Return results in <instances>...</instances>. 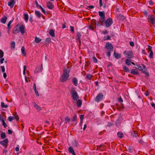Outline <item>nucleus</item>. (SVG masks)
Here are the masks:
<instances>
[{
  "label": "nucleus",
  "mask_w": 155,
  "mask_h": 155,
  "mask_svg": "<svg viewBox=\"0 0 155 155\" xmlns=\"http://www.w3.org/2000/svg\"><path fill=\"white\" fill-rule=\"evenodd\" d=\"M70 71V69L68 67V66L64 68L62 75L60 77V80L61 82H64L68 79L69 77Z\"/></svg>",
  "instance_id": "obj_1"
},
{
  "label": "nucleus",
  "mask_w": 155,
  "mask_h": 155,
  "mask_svg": "<svg viewBox=\"0 0 155 155\" xmlns=\"http://www.w3.org/2000/svg\"><path fill=\"white\" fill-rule=\"evenodd\" d=\"M70 92L74 101H77L79 98V96L75 89L74 87L71 88Z\"/></svg>",
  "instance_id": "obj_2"
},
{
  "label": "nucleus",
  "mask_w": 155,
  "mask_h": 155,
  "mask_svg": "<svg viewBox=\"0 0 155 155\" xmlns=\"http://www.w3.org/2000/svg\"><path fill=\"white\" fill-rule=\"evenodd\" d=\"M124 54L127 58L131 59L134 57L133 52L131 51H125L123 52Z\"/></svg>",
  "instance_id": "obj_3"
},
{
  "label": "nucleus",
  "mask_w": 155,
  "mask_h": 155,
  "mask_svg": "<svg viewBox=\"0 0 155 155\" xmlns=\"http://www.w3.org/2000/svg\"><path fill=\"white\" fill-rule=\"evenodd\" d=\"M104 97L103 94L102 93H100L98 94L97 96L94 100L95 101L98 103L102 100Z\"/></svg>",
  "instance_id": "obj_4"
},
{
  "label": "nucleus",
  "mask_w": 155,
  "mask_h": 155,
  "mask_svg": "<svg viewBox=\"0 0 155 155\" xmlns=\"http://www.w3.org/2000/svg\"><path fill=\"white\" fill-rule=\"evenodd\" d=\"M100 17V21L101 22H103L105 20V13L104 12L100 11L98 13Z\"/></svg>",
  "instance_id": "obj_5"
},
{
  "label": "nucleus",
  "mask_w": 155,
  "mask_h": 155,
  "mask_svg": "<svg viewBox=\"0 0 155 155\" xmlns=\"http://www.w3.org/2000/svg\"><path fill=\"white\" fill-rule=\"evenodd\" d=\"M113 23V20L112 18H108L105 21V24L106 27H108L110 26Z\"/></svg>",
  "instance_id": "obj_6"
},
{
  "label": "nucleus",
  "mask_w": 155,
  "mask_h": 155,
  "mask_svg": "<svg viewBox=\"0 0 155 155\" xmlns=\"http://www.w3.org/2000/svg\"><path fill=\"white\" fill-rule=\"evenodd\" d=\"M148 21L155 25V18L152 15H149L148 16Z\"/></svg>",
  "instance_id": "obj_7"
},
{
  "label": "nucleus",
  "mask_w": 155,
  "mask_h": 155,
  "mask_svg": "<svg viewBox=\"0 0 155 155\" xmlns=\"http://www.w3.org/2000/svg\"><path fill=\"white\" fill-rule=\"evenodd\" d=\"M106 48L108 51H111L113 50V46L111 43L107 42L106 45Z\"/></svg>",
  "instance_id": "obj_8"
},
{
  "label": "nucleus",
  "mask_w": 155,
  "mask_h": 155,
  "mask_svg": "<svg viewBox=\"0 0 155 155\" xmlns=\"http://www.w3.org/2000/svg\"><path fill=\"white\" fill-rule=\"evenodd\" d=\"M148 51H149L150 52V53L149 54V57L150 58H153V51L152 50V47L151 46H150L149 45H148Z\"/></svg>",
  "instance_id": "obj_9"
},
{
  "label": "nucleus",
  "mask_w": 155,
  "mask_h": 155,
  "mask_svg": "<svg viewBox=\"0 0 155 155\" xmlns=\"http://www.w3.org/2000/svg\"><path fill=\"white\" fill-rule=\"evenodd\" d=\"M81 35L80 32H77V41H78L79 42V45H80L81 44Z\"/></svg>",
  "instance_id": "obj_10"
},
{
  "label": "nucleus",
  "mask_w": 155,
  "mask_h": 155,
  "mask_svg": "<svg viewBox=\"0 0 155 155\" xmlns=\"http://www.w3.org/2000/svg\"><path fill=\"white\" fill-rule=\"evenodd\" d=\"M47 6L48 8L51 9H52L54 8V5L51 2H47Z\"/></svg>",
  "instance_id": "obj_11"
},
{
  "label": "nucleus",
  "mask_w": 155,
  "mask_h": 155,
  "mask_svg": "<svg viewBox=\"0 0 155 155\" xmlns=\"http://www.w3.org/2000/svg\"><path fill=\"white\" fill-rule=\"evenodd\" d=\"M25 26L23 25L18 24L17 25L14 29H24L25 28Z\"/></svg>",
  "instance_id": "obj_12"
},
{
  "label": "nucleus",
  "mask_w": 155,
  "mask_h": 155,
  "mask_svg": "<svg viewBox=\"0 0 155 155\" xmlns=\"http://www.w3.org/2000/svg\"><path fill=\"white\" fill-rule=\"evenodd\" d=\"M136 65L137 67H135V68H137L140 70L142 71L143 69H145L146 68L145 66L143 64H142L143 67L139 65Z\"/></svg>",
  "instance_id": "obj_13"
},
{
  "label": "nucleus",
  "mask_w": 155,
  "mask_h": 155,
  "mask_svg": "<svg viewBox=\"0 0 155 155\" xmlns=\"http://www.w3.org/2000/svg\"><path fill=\"white\" fill-rule=\"evenodd\" d=\"M15 3V0H10V1L8 3V5L11 8H12L14 6Z\"/></svg>",
  "instance_id": "obj_14"
},
{
  "label": "nucleus",
  "mask_w": 155,
  "mask_h": 155,
  "mask_svg": "<svg viewBox=\"0 0 155 155\" xmlns=\"http://www.w3.org/2000/svg\"><path fill=\"white\" fill-rule=\"evenodd\" d=\"M8 142V140L7 139H5L3 141L0 142V143L3 146H5Z\"/></svg>",
  "instance_id": "obj_15"
},
{
  "label": "nucleus",
  "mask_w": 155,
  "mask_h": 155,
  "mask_svg": "<svg viewBox=\"0 0 155 155\" xmlns=\"http://www.w3.org/2000/svg\"><path fill=\"white\" fill-rule=\"evenodd\" d=\"M7 19V18L6 16L5 15L3 16L2 18L1 19V22L3 24H5Z\"/></svg>",
  "instance_id": "obj_16"
},
{
  "label": "nucleus",
  "mask_w": 155,
  "mask_h": 155,
  "mask_svg": "<svg viewBox=\"0 0 155 155\" xmlns=\"http://www.w3.org/2000/svg\"><path fill=\"white\" fill-rule=\"evenodd\" d=\"M114 55L117 59H119L121 57V55L120 54L116 53L115 51L114 52Z\"/></svg>",
  "instance_id": "obj_17"
},
{
  "label": "nucleus",
  "mask_w": 155,
  "mask_h": 155,
  "mask_svg": "<svg viewBox=\"0 0 155 155\" xmlns=\"http://www.w3.org/2000/svg\"><path fill=\"white\" fill-rule=\"evenodd\" d=\"M33 105L34 107L35 108H36L38 110H40L42 109L41 107H39L38 105L35 102L33 103Z\"/></svg>",
  "instance_id": "obj_18"
},
{
  "label": "nucleus",
  "mask_w": 155,
  "mask_h": 155,
  "mask_svg": "<svg viewBox=\"0 0 155 155\" xmlns=\"http://www.w3.org/2000/svg\"><path fill=\"white\" fill-rule=\"evenodd\" d=\"M130 73L133 75H136L138 74V71L136 69H132Z\"/></svg>",
  "instance_id": "obj_19"
},
{
  "label": "nucleus",
  "mask_w": 155,
  "mask_h": 155,
  "mask_svg": "<svg viewBox=\"0 0 155 155\" xmlns=\"http://www.w3.org/2000/svg\"><path fill=\"white\" fill-rule=\"evenodd\" d=\"M68 150L69 152L71 153L72 155H76L73 149L71 147H70L69 148Z\"/></svg>",
  "instance_id": "obj_20"
},
{
  "label": "nucleus",
  "mask_w": 155,
  "mask_h": 155,
  "mask_svg": "<svg viewBox=\"0 0 155 155\" xmlns=\"http://www.w3.org/2000/svg\"><path fill=\"white\" fill-rule=\"evenodd\" d=\"M72 82L74 84L75 86H77L78 85V80L76 78H74L72 80Z\"/></svg>",
  "instance_id": "obj_21"
},
{
  "label": "nucleus",
  "mask_w": 155,
  "mask_h": 155,
  "mask_svg": "<svg viewBox=\"0 0 155 155\" xmlns=\"http://www.w3.org/2000/svg\"><path fill=\"white\" fill-rule=\"evenodd\" d=\"M35 13L36 16L37 17L39 18H40L41 17V13L40 12L38 11H35Z\"/></svg>",
  "instance_id": "obj_22"
},
{
  "label": "nucleus",
  "mask_w": 155,
  "mask_h": 155,
  "mask_svg": "<svg viewBox=\"0 0 155 155\" xmlns=\"http://www.w3.org/2000/svg\"><path fill=\"white\" fill-rule=\"evenodd\" d=\"M25 47L24 46H22L21 48V51L22 54L24 56H25L26 55V53L25 51Z\"/></svg>",
  "instance_id": "obj_23"
},
{
  "label": "nucleus",
  "mask_w": 155,
  "mask_h": 155,
  "mask_svg": "<svg viewBox=\"0 0 155 155\" xmlns=\"http://www.w3.org/2000/svg\"><path fill=\"white\" fill-rule=\"evenodd\" d=\"M82 103V101L81 100L79 99L77 100V105L78 107H81Z\"/></svg>",
  "instance_id": "obj_24"
},
{
  "label": "nucleus",
  "mask_w": 155,
  "mask_h": 155,
  "mask_svg": "<svg viewBox=\"0 0 155 155\" xmlns=\"http://www.w3.org/2000/svg\"><path fill=\"white\" fill-rule=\"evenodd\" d=\"M131 62V60L130 58H127L126 59L125 63L127 65H130Z\"/></svg>",
  "instance_id": "obj_25"
},
{
  "label": "nucleus",
  "mask_w": 155,
  "mask_h": 155,
  "mask_svg": "<svg viewBox=\"0 0 155 155\" xmlns=\"http://www.w3.org/2000/svg\"><path fill=\"white\" fill-rule=\"evenodd\" d=\"M49 34L52 37H54L55 36L54 31V30H50Z\"/></svg>",
  "instance_id": "obj_26"
},
{
  "label": "nucleus",
  "mask_w": 155,
  "mask_h": 155,
  "mask_svg": "<svg viewBox=\"0 0 155 155\" xmlns=\"http://www.w3.org/2000/svg\"><path fill=\"white\" fill-rule=\"evenodd\" d=\"M41 41V39L38 38L36 37H35V42L38 43H39Z\"/></svg>",
  "instance_id": "obj_27"
},
{
  "label": "nucleus",
  "mask_w": 155,
  "mask_h": 155,
  "mask_svg": "<svg viewBox=\"0 0 155 155\" xmlns=\"http://www.w3.org/2000/svg\"><path fill=\"white\" fill-rule=\"evenodd\" d=\"M15 41H12L11 43V48L13 49L15 48Z\"/></svg>",
  "instance_id": "obj_28"
},
{
  "label": "nucleus",
  "mask_w": 155,
  "mask_h": 155,
  "mask_svg": "<svg viewBox=\"0 0 155 155\" xmlns=\"http://www.w3.org/2000/svg\"><path fill=\"white\" fill-rule=\"evenodd\" d=\"M118 137L120 138H122L123 137V134L122 133L118 132L117 134Z\"/></svg>",
  "instance_id": "obj_29"
},
{
  "label": "nucleus",
  "mask_w": 155,
  "mask_h": 155,
  "mask_svg": "<svg viewBox=\"0 0 155 155\" xmlns=\"http://www.w3.org/2000/svg\"><path fill=\"white\" fill-rule=\"evenodd\" d=\"M77 115L75 114L73 116L72 119H71V121L72 122L74 121H76L77 120Z\"/></svg>",
  "instance_id": "obj_30"
},
{
  "label": "nucleus",
  "mask_w": 155,
  "mask_h": 155,
  "mask_svg": "<svg viewBox=\"0 0 155 155\" xmlns=\"http://www.w3.org/2000/svg\"><path fill=\"white\" fill-rule=\"evenodd\" d=\"M24 19L26 21H28V15L25 13L24 14Z\"/></svg>",
  "instance_id": "obj_31"
},
{
  "label": "nucleus",
  "mask_w": 155,
  "mask_h": 155,
  "mask_svg": "<svg viewBox=\"0 0 155 155\" xmlns=\"http://www.w3.org/2000/svg\"><path fill=\"white\" fill-rule=\"evenodd\" d=\"M1 106L2 108H7L8 106L7 105L5 104L4 102H2L1 103Z\"/></svg>",
  "instance_id": "obj_32"
},
{
  "label": "nucleus",
  "mask_w": 155,
  "mask_h": 155,
  "mask_svg": "<svg viewBox=\"0 0 155 155\" xmlns=\"http://www.w3.org/2000/svg\"><path fill=\"white\" fill-rule=\"evenodd\" d=\"M13 20H11L8 22L7 25V27L8 29H10L11 28V24L13 22Z\"/></svg>",
  "instance_id": "obj_33"
},
{
  "label": "nucleus",
  "mask_w": 155,
  "mask_h": 155,
  "mask_svg": "<svg viewBox=\"0 0 155 155\" xmlns=\"http://www.w3.org/2000/svg\"><path fill=\"white\" fill-rule=\"evenodd\" d=\"M1 136L2 139H5L6 137V135H5V134L4 132H2L1 133Z\"/></svg>",
  "instance_id": "obj_34"
},
{
  "label": "nucleus",
  "mask_w": 155,
  "mask_h": 155,
  "mask_svg": "<svg viewBox=\"0 0 155 155\" xmlns=\"http://www.w3.org/2000/svg\"><path fill=\"white\" fill-rule=\"evenodd\" d=\"M51 41V39L50 38H48L45 40V42L46 43L48 44Z\"/></svg>",
  "instance_id": "obj_35"
},
{
  "label": "nucleus",
  "mask_w": 155,
  "mask_h": 155,
  "mask_svg": "<svg viewBox=\"0 0 155 155\" xmlns=\"http://www.w3.org/2000/svg\"><path fill=\"white\" fill-rule=\"evenodd\" d=\"M123 69L124 71L126 72H129L130 71V70L129 69L125 66H123Z\"/></svg>",
  "instance_id": "obj_36"
},
{
  "label": "nucleus",
  "mask_w": 155,
  "mask_h": 155,
  "mask_svg": "<svg viewBox=\"0 0 155 155\" xmlns=\"http://www.w3.org/2000/svg\"><path fill=\"white\" fill-rule=\"evenodd\" d=\"M103 23V22H101L99 21H97V22L95 25H97L98 26H101L102 25Z\"/></svg>",
  "instance_id": "obj_37"
},
{
  "label": "nucleus",
  "mask_w": 155,
  "mask_h": 155,
  "mask_svg": "<svg viewBox=\"0 0 155 155\" xmlns=\"http://www.w3.org/2000/svg\"><path fill=\"white\" fill-rule=\"evenodd\" d=\"M65 120L66 121V122H65V123L67 124V122H69L70 121V119L69 117L66 116L65 118Z\"/></svg>",
  "instance_id": "obj_38"
},
{
  "label": "nucleus",
  "mask_w": 155,
  "mask_h": 155,
  "mask_svg": "<svg viewBox=\"0 0 155 155\" xmlns=\"http://www.w3.org/2000/svg\"><path fill=\"white\" fill-rule=\"evenodd\" d=\"M15 119V117H14L10 116L8 117V120L10 122L12 121Z\"/></svg>",
  "instance_id": "obj_39"
},
{
  "label": "nucleus",
  "mask_w": 155,
  "mask_h": 155,
  "mask_svg": "<svg viewBox=\"0 0 155 155\" xmlns=\"http://www.w3.org/2000/svg\"><path fill=\"white\" fill-rule=\"evenodd\" d=\"M91 24L93 25H96L97 23V21L96 20L93 19L91 21Z\"/></svg>",
  "instance_id": "obj_40"
},
{
  "label": "nucleus",
  "mask_w": 155,
  "mask_h": 155,
  "mask_svg": "<svg viewBox=\"0 0 155 155\" xmlns=\"http://www.w3.org/2000/svg\"><path fill=\"white\" fill-rule=\"evenodd\" d=\"M92 77V75L91 74H87L86 75L87 78L89 80H91Z\"/></svg>",
  "instance_id": "obj_41"
},
{
  "label": "nucleus",
  "mask_w": 155,
  "mask_h": 155,
  "mask_svg": "<svg viewBox=\"0 0 155 155\" xmlns=\"http://www.w3.org/2000/svg\"><path fill=\"white\" fill-rule=\"evenodd\" d=\"M110 37L109 35H107L106 36H105L104 38V40H108L110 39Z\"/></svg>",
  "instance_id": "obj_42"
},
{
  "label": "nucleus",
  "mask_w": 155,
  "mask_h": 155,
  "mask_svg": "<svg viewBox=\"0 0 155 155\" xmlns=\"http://www.w3.org/2000/svg\"><path fill=\"white\" fill-rule=\"evenodd\" d=\"M4 56V52L2 50H0V58H2Z\"/></svg>",
  "instance_id": "obj_43"
},
{
  "label": "nucleus",
  "mask_w": 155,
  "mask_h": 155,
  "mask_svg": "<svg viewBox=\"0 0 155 155\" xmlns=\"http://www.w3.org/2000/svg\"><path fill=\"white\" fill-rule=\"evenodd\" d=\"M73 145L74 146L77 147L78 146V144L77 141H75V142L73 143Z\"/></svg>",
  "instance_id": "obj_44"
},
{
  "label": "nucleus",
  "mask_w": 155,
  "mask_h": 155,
  "mask_svg": "<svg viewBox=\"0 0 155 155\" xmlns=\"http://www.w3.org/2000/svg\"><path fill=\"white\" fill-rule=\"evenodd\" d=\"M104 146V145L103 144H101V145L99 146H97V150H100L101 148V147H102Z\"/></svg>",
  "instance_id": "obj_45"
},
{
  "label": "nucleus",
  "mask_w": 155,
  "mask_h": 155,
  "mask_svg": "<svg viewBox=\"0 0 155 155\" xmlns=\"http://www.w3.org/2000/svg\"><path fill=\"white\" fill-rule=\"evenodd\" d=\"M19 30H13V33L16 34L19 32Z\"/></svg>",
  "instance_id": "obj_46"
},
{
  "label": "nucleus",
  "mask_w": 155,
  "mask_h": 155,
  "mask_svg": "<svg viewBox=\"0 0 155 155\" xmlns=\"http://www.w3.org/2000/svg\"><path fill=\"white\" fill-rule=\"evenodd\" d=\"M93 60L94 61V62L95 63H97V60L96 58L95 57V56H94L93 57Z\"/></svg>",
  "instance_id": "obj_47"
},
{
  "label": "nucleus",
  "mask_w": 155,
  "mask_h": 155,
  "mask_svg": "<svg viewBox=\"0 0 155 155\" xmlns=\"http://www.w3.org/2000/svg\"><path fill=\"white\" fill-rule=\"evenodd\" d=\"M125 18V17L123 15H122L120 16V19L122 21L124 20Z\"/></svg>",
  "instance_id": "obj_48"
},
{
  "label": "nucleus",
  "mask_w": 155,
  "mask_h": 155,
  "mask_svg": "<svg viewBox=\"0 0 155 155\" xmlns=\"http://www.w3.org/2000/svg\"><path fill=\"white\" fill-rule=\"evenodd\" d=\"M34 72L35 73H36L40 72L39 67H37L36 68Z\"/></svg>",
  "instance_id": "obj_49"
},
{
  "label": "nucleus",
  "mask_w": 155,
  "mask_h": 155,
  "mask_svg": "<svg viewBox=\"0 0 155 155\" xmlns=\"http://www.w3.org/2000/svg\"><path fill=\"white\" fill-rule=\"evenodd\" d=\"M29 21L31 23L33 22V16L31 15H30Z\"/></svg>",
  "instance_id": "obj_50"
},
{
  "label": "nucleus",
  "mask_w": 155,
  "mask_h": 155,
  "mask_svg": "<svg viewBox=\"0 0 155 155\" xmlns=\"http://www.w3.org/2000/svg\"><path fill=\"white\" fill-rule=\"evenodd\" d=\"M1 70L2 72H4L5 71V69L4 67V66H1Z\"/></svg>",
  "instance_id": "obj_51"
},
{
  "label": "nucleus",
  "mask_w": 155,
  "mask_h": 155,
  "mask_svg": "<svg viewBox=\"0 0 155 155\" xmlns=\"http://www.w3.org/2000/svg\"><path fill=\"white\" fill-rule=\"evenodd\" d=\"M118 101L119 102L121 103L123 102V100L121 97L118 99Z\"/></svg>",
  "instance_id": "obj_52"
},
{
  "label": "nucleus",
  "mask_w": 155,
  "mask_h": 155,
  "mask_svg": "<svg viewBox=\"0 0 155 155\" xmlns=\"http://www.w3.org/2000/svg\"><path fill=\"white\" fill-rule=\"evenodd\" d=\"M110 51H109L107 52L106 55L107 56L110 57Z\"/></svg>",
  "instance_id": "obj_53"
},
{
  "label": "nucleus",
  "mask_w": 155,
  "mask_h": 155,
  "mask_svg": "<svg viewBox=\"0 0 155 155\" xmlns=\"http://www.w3.org/2000/svg\"><path fill=\"white\" fill-rule=\"evenodd\" d=\"M134 133L135 134H132V136L133 137H136L138 136V135L136 133Z\"/></svg>",
  "instance_id": "obj_54"
},
{
  "label": "nucleus",
  "mask_w": 155,
  "mask_h": 155,
  "mask_svg": "<svg viewBox=\"0 0 155 155\" xmlns=\"http://www.w3.org/2000/svg\"><path fill=\"white\" fill-rule=\"evenodd\" d=\"M149 3L150 5H152L153 4V2L152 0H150L149 1Z\"/></svg>",
  "instance_id": "obj_55"
},
{
  "label": "nucleus",
  "mask_w": 155,
  "mask_h": 155,
  "mask_svg": "<svg viewBox=\"0 0 155 155\" xmlns=\"http://www.w3.org/2000/svg\"><path fill=\"white\" fill-rule=\"evenodd\" d=\"M99 4L100 7H101L103 5V4L102 3V0H99Z\"/></svg>",
  "instance_id": "obj_56"
},
{
  "label": "nucleus",
  "mask_w": 155,
  "mask_h": 155,
  "mask_svg": "<svg viewBox=\"0 0 155 155\" xmlns=\"http://www.w3.org/2000/svg\"><path fill=\"white\" fill-rule=\"evenodd\" d=\"M84 115L83 114H81L80 115V120H83L84 119Z\"/></svg>",
  "instance_id": "obj_57"
},
{
  "label": "nucleus",
  "mask_w": 155,
  "mask_h": 155,
  "mask_svg": "<svg viewBox=\"0 0 155 155\" xmlns=\"http://www.w3.org/2000/svg\"><path fill=\"white\" fill-rule=\"evenodd\" d=\"M130 45L131 46H134V42L132 41L130 42Z\"/></svg>",
  "instance_id": "obj_58"
},
{
  "label": "nucleus",
  "mask_w": 155,
  "mask_h": 155,
  "mask_svg": "<svg viewBox=\"0 0 155 155\" xmlns=\"http://www.w3.org/2000/svg\"><path fill=\"white\" fill-rule=\"evenodd\" d=\"M4 60V58H2L0 60V63L1 64H2L3 63V61Z\"/></svg>",
  "instance_id": "obj_59"
},
{
  "label": "nucleus",
  "mask_w": 155,
  "mask_h": 155,
  "mask_svg": "<svg viewBox=\"0 0 155 155\" xmlns=\"http://www.w3.org/2000/svg\"><path fill=\"white\" fill-rule=\"evenodd\" d=\"M19 145H17V147H16L15 148V150L16 151H18L19 150V147H18Z\"/></svg>",
  "instance_id": "obj_60"
},
{
  "label": "nucleus",
  "mask_w": 155,
  "mask_h": 155,
  "mask_svg": "<svg viewBox=\"0 0 155 155\" xmlns=\"http://www.w3.org/2000/svg\"><path fill=\"white\" fill-rule=\"evenodd\" d=\"M3 77L5 79H6V77H7L6 74L5 73V72H3Z\"/></svg>",
  "instance_id": "obj_61"
},
{
  "label": "nucleus",
  "mask_w": 155,
  "mask_h": 155,
  "mask_svg": "<svg viewBox=\"0 0 155 155\" xmlns=\"http://www.w3.org/2000/svg\"><path fill=\"white\" fill-rule=\"evenodd\" d=\"M2 125L5 128H6L7 127V124L5 122L2 123Z\"/></svg>",
  "instance_id": "obj_62"
},
{
  "label": "nucleus",
  "mask_w": 155,
  "mask_h": 155,
  "mask_svg": "<svg viewBox=\"0 0 155 155\" xmlns=\"http://www.w3.org/2000/svg\"><path fill=\"white\" fill-rule=\"evenodd\" d=\"M19 32H20L22 34H24L25 32V30H19Z\"/></svg>",
  "instance_id": "obj_63"
},
{
  "label": "nucleus",
  "mask_w": 155,
  "mask_h": 155,
  "mask_svg": "<svg viewBox=\"0 0 155 155\" xmlns=\"http://www.w3.org/2000/svg\"><path fill=\"white\" fill-rule=\"evenodd\" d=\"M8 133L9 134H11L12 133V131L11 130L8 129Z\"/></svg>",
  "instance_id": "obj_64"
}]
</instances>
